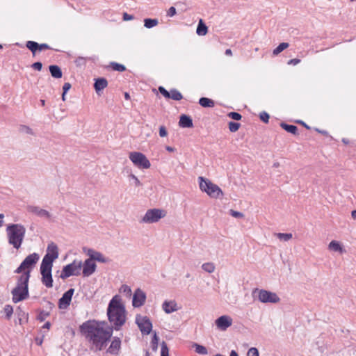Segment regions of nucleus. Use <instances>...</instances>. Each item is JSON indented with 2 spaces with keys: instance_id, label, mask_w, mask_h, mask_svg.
I'll return each mask as SVG.
<instances>
[{
  "instance_id": "62",
  "label": "nucleus",
  "mask_w": 356,
  "mask_h": 356,
  "mask_svg": "<svg viewBox=\"0 0 356 356\" xmlns=\"http://www.w3.org/2000/svg\"><path fill=\"white\" fill-rule=\"evenodd\" d=\"M229 356H238V353L236 350H232L229 353Z\"/></svg>"
},
{
  "instance_id": "5",
  "label": "nucleus",
  "mask_w": 356,
  "mask_h": 356,
  "mask_svg": "<svg viewBox=\"0 0 356 356\" xmlns=\"http://www.w3.org/2000/svg\"><path fill=\"white\" fill-rule=\"evenodd\" d=\"M252 295L254 298L257 296L262 303H277L280 301L276 293L266 289L256 288L252 291Z\"/></svg>"
},
{
  "instance_id": "44",
  "label": "nucleus",
  "mask_w": 356,
  "mask_h": 356,
  "mask_svg": "<svg viewBox=\"0 0 356 356\" xmlns=\"http://www.w3.org/2000/svg\"><path fill=\"white\" fill-rule=\"evenodd\" d=\"M49 312L41 311L37 316V320L42 322L49 316Z\"/></svg>"
},
{
  "instance_id": "3",
  "label": "nucleus",
  "mask_w": 356,
  "mask_h": 356,
  "mask_svg": "<svg viewBox=\"0 0 356 356\" xmlns=\"http://www.w3.org/2000/svg\"><path fill=\"white\" fill-rule=\"evenodd\" d=\"M6 236L8 243L16 250L21 248L25 235L26 227L20 223H10L6 227Z\"/></svg>"
},
{
  "instance_id": "29",
  "label": "nucleus",
  "mask_w": 356,
  "mask_h": 356,
  "mask_svg": "<svg viewBox=\"0 0 356 356\" xmlns=\"http://www.w3.org/2000/svg\"><path fill=\"white\" fill-rule=\"evenodd\" d=\"M328 248L331 250H333L334 252H339L341 253H342L344 251L340 243L337 241H332L329 243Z\"/></svg>"
},
{
  "instance_id": "52",
  "label": "nucleus",
  "mask_w": 356,
  "mask_h": 356,
  "mask_svg": "<svg viewBox=\"0 0 356 356\" xmlns=\"http://www.w3.org/2000/svg\"><path fill=\"white\" fill-rule=\"evenodd\" d=\"M168 134L167 130L164 126L159 127V136L161 137H165Z\"/></svg>"
},
{
  "instance_id": "59",
  "label": "nucleus",
  "mask_w": 356,
  "mask_h": 356,
  "mask_svg": "<svg viewBox=\"0 0 356 356\" xmlns=\"http://www.w3.org/2000/svg\"><path fill=\"white\" fill-rule=\"evenodd\" d=\"M43 336L42 337H35V341L37 345L41 346L43 342Z\"/></svg>"
},
{
  "instance_id": "9",
  "label": "nucleus",
  "mask_w": 356,
  "mask_h": 356,
  "mask_svg": "<svg viewBox=\"0 0 356 356\" xmlns=\"http://www.w3.org/2000/svg\"><path fill=\"white\" fill-rule=\"evenodd\" d=\"M129 158L131 162L139 168L148 169L151 166L149 161L146 156L141 152H130Z\"/></svg>"
},
{
  "instance_id": "17",
  "label": "nucleus",
  "mask_w": 356,
  "mask_h": 356,
  "mask_svg": "<svg viewBox=\"0 0 356 356\" xmlns=\"http://www.w3.org/2000/svg\"><path fill=\"white\" fill-rule=\"evenodd\" d=\"M121 350V339L118 337L112 338L111 343L106 350V353L113 356H118Z\"/></svg>"
},
{
  "instance_id": "53",
  "label": "nucleus",
  "mask_w": 356,
  "mask_h": 356,
  "mask_svg": "<svg viewBox=\"0 0 356 356\" xmlns=\"http://www.w3.org/2000/svg\"><path fill=\"white\" fill-rule=\"evenodd\" d=\"M176 13H177L176 8L173 6H171L168 10L167 16L173 17L174 15H176Z\"/></svg>"
},
{
  "instance_id": "11",
  "label": "nucleus",
  "mask_w": 356,
  "mask_h": 356,
  "mask_svg": "<svg viewBox=\"0 0 356 356\" xmlns=\"http://www.w3.org/2000/svg\"><path fill=\"white\" fill-rule=\"evenodd\" d=\"M136 323L141 333L144 335L150 334L152 330V323L150 319L146 316L137 314L136 316Z\"/></svg>"
},
{
  "instance_id": "56",
  "label": "nucleus",
  "mask_w": 356,
  "mask_h": 356,
  "mask_svg": "<svg viewBox=\"0 0 356 356\" xmlns=\"http://www.w3.org/2000/svg\"><path fill=\"white\" fill-rule=\"evenodd\" d=\"M130 177L134 180L135 184L136 186H139L141 185V182L140 181V180L138 179V177L136 176L131 174V175H130Z\"/></svg>"
},
{
  "instance_id": "55",
  "label": "nucleus",
  "mask_w": 356,
  "mask_h": 356,
  "mask_svg": "<svg viewBox=\"0 0 356 356\" xmlns=\"http://www.w3.org/2000/svg\"><path fill=\"white\" fill-rule=\"evenodd\" d=\"M71 84L70 83H65L63 86V92L66 94L68 90L71 88Z\"/></svg>"
},
{
  "instance_id": "25",
  "label": "nucleus",
  "mask_w": 356,
  "mask_h": 356,
  "mask_svg": "<svg viewBox=\"0 0 356 356\" xmlns=\"http://www.w3.org/2000/svg\"><path fill=\"white\" fill-rule=\"evenodd\" d=\"M49 72L52 77L55 79H60L63 76V72L60 67L56 65H51L49 66Z\"/></svg>"
},
{
  "instance_id": "54",
  "label": "nucleus",
  "mask_w": 356,
  "mask_h": 356,
  "mask_svg": "<svg viewBox=\"0 0 356 356\" xmlns=\"http://www.w3.org/2000/svg\"><path fill=\"white\" fill-rule=\"evenodd\" d=\"M51 47L46 43L38 44V51H42L45 49H50Z\"/></svg>"
},
{
  "instance_id": "42",
  "label": "nucleus",
  "mask_w": 356,
  "mask_h": 356,
  "mask_svg": "<svg viewBox=\"0 0 356 356\" xmlns=\"http://www.w3.org/2000/svg\"><path fill=\"white\" fill-rule=\"evenodd\" d=\"M4 312L6 313V317L7 319H10L13 313V308L10 305H6L4 307Z\"/></svg>"
},
{
  "instance_id": "49",
  "label": "nucleus",
  "mask_w": 356,
  "mask_h": 356,
  "mask_svg": "<svg viewBox=\"0 0 356 356\" xmlns=\"http://www.w3.org/2000/svg\"><path fill=\"white\" fill-rule=\"evenodd\" d=\"M230 215L234 218H241L243 217V214L241 212L234 211L231 209L229 211Z\"/></svg>"
},
{
  "instance_id": "15",
  "label": "nucleus",
  "mask_w": 356,
  "mask_h": 356,
  "mask_svg": "<svg viewBox=\"0 0 356 356\" xmlns=\"http://www.w3.org/2000/svg\"><path fill=\"white\" fill-rule=\"evenodd\" d=\"M146 294L140 288H138L133 295L132 305L135 308L142 307L146 300Z\"/></svg>"
},
{
  "instance_id": "61",
  "label": "nucleus",
  "mask_w": 356,
  "mask_h": 356,
  "mask_svg": "<svg viewBox=\"0 0 356 356\" xmlns=\"http://www.w3.org/2000/svg\"><path fill=\"white\" fill-rule=\"evenodd\" d=\"M165 149L170 152H173L175 151V149L172 147H170V146H166L165 147Z\"/></svg>"
},
{
  "instance_id": "30",
  "label": "nucleus",
  "mask_w": 356,
  "mask_h": 356,
  "mask_svg": "<svg viewBox=\"0 0 356 356\" xmlns=\"http://www.w3.org/2000/svg\"><path fill=\"white\" fill-rule=\"evenodd\" d=\"M26 47L32 52L33 56L38 51V43L37 42L29 40L26 43Z\"/></svg>"
},
{
  "instance_id": "47",
  "label": "nucleus",
  "mask_w": 356,
  "mask_h": 356,
  "mask_svg": "<svg viewBox=\"0 0 356 356\" xmlns=\"http://www.w3.org/2000/svg\"><path fill=\"white\" fill-rule=\"evenodd\" d=\"M269 118H270V116H269L268 113H267L265 111H263V112L260 113V114H259L260 120L265 123L268 122Z\"/></svg>"
},
{
  "instance_id": "20",
  "label": "nucleus",
  "mask_w": 356,
  "mask_h": 356,
  "mask_svg": "<svg viewBox=\"0 0 356 356\" xmlns=\"http://www.w3.org/2000/svg\"><path fill=\"white\" fill-rule=\"evenodd\" d=\"M216 325L217 327L222 330H226L232 324V319L229 316H221L216 320Z\"/></svg>"
},
{
  "instance_id": "41",
  "label": "nucleus",
  "mask_w": 356,
  "mask_h": 356,
  "mask_svg": "<svg viewBox=\"0 0 356 356\" xmlns=\"http://www.w3.org/2000/svg\"><path fill=\"white\" fill-rule=\"evenodd\" d=\"M161 356H169V349L167 343L165 341L161 343Z\"/></svg>"
},
{
  "instance_id": "14",
  "label": "nucleus",
  "mask_w": 356,
  "mask_h": 356,
  "mask_svg": "<svg viewBox=\"0 0 356 356\" xmlns=\"http://www.w3.org/2000/svg\"><path fill=\"white\" fill-rule=\"evenodd\" d=\"M84 252L89 257V259L92 261H97L100 263L106 264L110 261L108 257H105L100 252L96 251L91 248H83Z\"/></svg>"
},
{
  "instance_id": "8",
  "label": "nucleus",
  "mask_w": 356,
  "mask_h": 356,
  "mask_svg": "<svg viewBox=\"0 0 356 356\" xmlns=\"http://www.w3.org/2000/svg\"><path fill=\"white\" fill-rule=\"evenodd\" d=\"M165 216V211L159 209H148L140 220L143 223H154Z\"/></svg>"
},
{
  "instance_id": "57",
  "label": "nucleus",
  "mask_w": 356,
  "mask_h": 356,
  "mask_svg": "<svg viewBox=\"0 0 356 356\" xmlns=\"http://www.w3.org/2000/svg\"><path fill=\"white\" fill-rule=\"evenodd\" d=\"M134 19V16L131 15H129L127 13H124L123 14V20L124 21H128V20H131V19Z\"/></svg>"
},
{
  "instance_id": "23",
  "label": "nucleus",
  "mask_w": 356,
  "mask_h": 356,
  "mask_svg": "<svg viewBox=\"0 0 356 356\" xmlns=\"http://www.w3.org/2000/svg\"><path fill=\"white\" fill-rule=\"evenodd\" d=\"M162 308L166 314H171L178 309L175 301H164L162 305Z\"/></svg>"
},
{
  "instance_id": "43",
  "label": "nucleus",
  "mask_w": 356,
  "mask_h": 356,
  "mask_svg": "<svg viewBox=\"0 0 356 356\" xmlns=\"http://www.w3.org/2000/svg\"><path fill=\"white\" fill-rule=\"evenodd\" d=\"M240 123L235 122H229V129L231 132H236L240 128Z\"/></svg>"
},
{
  "instance_id": "6",
  "label": "nucleus",
  "mask_w": 356,
  "mask_h": 356,
  "mask_svg": "<svg viewBox=\"0 0 356 356\" xmlns=\"http://www.w3.org/2000/svg\"><path fill=\"white\" fill-rule=\"evenodd\" d=\"M40 256L38 253H32L28 255L20 264V265L15 270V273L19 274L22 272L29 271L31 274V270L35 267L38 261Z\"/></svg>"
},
{
  "instance_id": "24",
  "label": "nucleus",
  "mask_w": 356,
  "mask_h": 356,
  "mask_svg": "<svg viewBox=\"0 0 356 356\" xmlns=\"http://www.w3.org/2000/svg\"><path fill=\"white\" fill-rule=\"evenodd\" d=\"M179 125L182 128H191L193 126V120L190 116L183 114L180 116Z\"/></svg>"
},
{
  "instance_id": "31",
  "label": "nucleus",
  "mask_w": 356,
  "mask_h": 356,
  "mask_svg": "<svg viewBox=\"0 0 356 356\" xmlns=\"http://www.w3.org/2000/svg\"><path fill=\"white\" fill-rule=\"evenodd\" d=\"M182 98H183V96H182L181 93L177 89L173 88L170 90V98L169 99H172L175 101H179V100L182 99Z\"/></svg>"
},
{
  "instance_id": "37",
  "label": "nucleus",
  "mask_w": 356,
  "mask_h": 356,
  "mask_svg": "<svg viewBox=\"0 0 356 356\" xmlns=\"http://www.w3.org/2000/svg\"><path fill=\"white\" fill-rule=\"evenodd\" d=\"M193 346L195 347V352L198 354L207 355L208 353L207 348L204 346L200 345L198 343H195Z\"/></svg>"
},
{
  "instance_id": "39",
  "label": "nucleus",
  "mask_w": 356,
  "mask_h": 356,
  "mask_svg": "<svg viewBox=\"0 0 356 356\" xmlns=\"http://www.w3.org/2000/svg\"><path fill=\"white\" fill-rule=\"evenodd\" d=\"M159 337L157 336L156 333L154 332L152 341H151V346L152 349L154 351H156L158 348V343H159Z\"/></svg>"
},
{
  "instance_id": "46",
  "label": "nucleus",
  "mask_w": 356,
  "mask_h": 356,
  "mask_svg": "<svg viewBox=\"0 0 356 356\" xmlns=\"http://www.w3.org/2000/svg\"><path fill=\"white\" fill-rule=\"evenodd\" d=\"M247 356H259V350L257 348H250L247 353Z\"/></svg>"
},
{
  "instance_id": "33",
  "label": "nucleus",
  "mask_w": 356,
  "mask_h": 356,
  "mask_svg": "<svg viewBox=\"0 0 356 356\" xmlns=\"http://www.w3.org/2000/svg\"><path fill=\"white\" fill-rule=\"evenodd\" d=\"M92 60L90 57H82L79 56L74 60V63L77 67L85 66L87 60Z\"/></svg>"
},
{
  "instance_id": "13",
  "label": "nucleus",
  "mask_w": 356,
  "mask_h": 356,
  "mask_svg": "<svg viewBox=\"0 0 356 356\" xmlns=\"http://www.w3.org/2000/svg\"><path fill=\"white\" fill-rule=\"evenodd\" d=\"M14 303L26 300L29 297V286H16L11 291Z\"/></svg>"
},
{
  "instance_id": "64",
  "label": "nucleus",
  "mask_w": 356,
  "mask_h": 356,
  "mask_svg": "<svg viewBox=\"0 0 356 356\" xmlns=\"http://www.w3.org/2000/svg\"><path fill=\"white\" fill-rule=\"evenodd\" d=\"M351 216L354 220H356V209L352 211L351 212Z\"/></svg>"
},
{
  "instance_id": "35",
  "label": "nucleus",
  "mask_w": 356,
  "mask_h": 356,
  "mask_svg": "<svg viewBox=\"0 0 356 356\" xmlns=\"http://www.w3.org/2000/svg\"><path fill=\"white\" fill-rule=\"evenodd\" d=\"M275 235L280 240L288 241L292 238L293 235L291 233H275Z\"/></svg>"
},
{
  "instance_id": "7",
  "label": "nucleus",
  "mask_w": 356,
  "mask_h": 356,
  "mask_svg": "<svg viewBox=\"0 0 356 356\" xmlns=\"http://www.w3.org/2000/svg\"><path fill=\"white\" fill-rule=\"evenodd\" d=\"M82 261L74 260L63 268L60 277L65 280L72 275L78 276L81 274Z\"/></svg>"
},
{
  "instance_id": "1",
  "label": "nucleus",
  "mask_w": 356,
  "mask_h": 356,
  "mask_svg": "<svg viewBox=\"0 0 356 356\" xmlns=\"http://www.w3.org/2000/svg\"><path fill=\"white\" fill-rule=\"evenodd\" d=\"M104 322L96 321H87L83 323L80 327V332L85 336L87 340L95 348L96 350H102L110 341L113 334V328L103 327Z\"/></svg>"
},
{
  "instance_id": "16",
  "label": "nucleus",
  "mask_w": 356,
  "mask_h": 356,
  "mask_svg": "<svg viewBox=\"0 0 356 356\" xmlns=\"http://www.w3.org/2000/svg\"><path fill=\"white\" fill-rule=\"evenodd\" d=\"M74 289L71 288L65 291L58 300V307L62 309H67L71 302Z\"/></svg>"
},
{
  "instance_id": "12",
  "label": "nucleus",
  "mask_w": 356,
  "mask_h": 356,
  "mask_svg": "<svg viewBox=\"0 0 356 356\" xmlns=\"http://www.w3.org/2000/svg\"><path fill=\"white\" fill-rule=\"evenodd\" d=\"M51 266L41 264H40V274L42 275V282L47 288L53 286V278L51 274Z\"/></svg>"
},
{
  "instance_id": "48",
  "label": "nucleus",
  "mask_w": 356,
  "mask_h": 356,
  "mask_svg": "<svg viewBox=\"0 0 356 356\" xmlns=\"http://www.w3.org/2000/svg\"><path fill=\"white\" fill-rule=\"evenodd\" d=\"M159 91L164 97L167 99L170 98V91H168L164 87L159 86Z\"/></svg>"
},
{
  "instance_id": "18",
  "label": "nucleus",
  "mask_w": 356,
  "mask_h": 356,
  "mask_svg": "<svg viewBox=\"0 0 356 356\" xmlns=\"http://www.w3.org/2000/svg\"><path fill=\"white\" fill-rule=\"evenodd\" d=\"M27 211L41 218L50 219L51 217V213L48 211L37 206L29 205L27 207Z\"/></svg>"
},
{
  "instance_id": "4",
  "label": "nucleus",
  "mask_w": 356,
  "mask_h": 356,
  "mask_svg": "<svg viewBox=\"0 0 356 356\" xmlns=\"http://www.w3.org/2000/svg\"><path fill=\"white\" fill-rule=\"evenodd\" d=\"M198 180L200 190L205 192L211 197L218 198L220 195H223L220 188L212 183L209 179L203 177H199Z\"/></svg>"
},
{
  "instance_id": "10",
  "label": "nucleus",
  "mask_w": 356,
  "mask_h": 356,
  "mask_svg": "<svg viewBox=\"0 0 356 356\" xmlns=\"http://www.w3.org/2000/svg\"><path fill=\"white\" fill-rule=\"evenodd\" d=\"M58 246L54 242H51L47 246V253L41 264L53 266V262L58 257Z\"/></svg>"
},
{
  "instance_id": "45",
  "label": "nucleus",
  "mask_w": 356,
  "mask_h": 356,
  "mask_svg": "<svg viewBox=\"0 0 356 356\" xmlns=\"http://www.w3.org/2000/svg\"><path fill=\"white\" fill-rule=\"evenodd\" d=\"M227 116L229 118H232V120H234L236 121L241 120L242 118V115L239 113H237V112H229L227 114Z\"/></svg>"
},
{
  "instance_id": "32",
  "label": "nucleus",
  "mask_w": 356,
  "mask_h": 356,
  "mask_svg": "<svg viewBox=\"0 0 356 356\" xmlns=\"http://www.w3.org/2000/svg\"><path fill=\"white\" fill-rule=\"evenodd\" d=\"M159 23L157 19L146 18L144 19V26L147 29L153 28Z\"/></svg>"
},
{
  "instance_id": "40",
  "label": "nucleus",
  "mask_w": 356,
  "mask_h": 356,
  "mask_svg": "<svg viewBox=\"0 0 356 356\" xmlns=\"http://www.w3.org/2000/svg\"><path fill=\"white\" fill-rule=\"evenodd\" d=\"M120 291L121 293H124L127 297H130L131 296V289L127 284L122 285V286L120 289Z\"/></svg>"
},
{
  "instance_id": "38",
  "label": "nucleus",
  "mask_w": 356,
  "mask_h": 356,
  "mask_svg": "<svg viewBox=\"0 0 356 356\" xmlns=\"http://www.w3.org/2000/svg\"><path fill=\"white\" fill-rule=\"evenodd\" d=\"M111 66L114 71L122 72L126 70V67L124 65L115 62H111Z\"/></svg>"
},
{
  "instance_id": "36",
  "label": "nucleus",
  "mask_w": 356,
  "mask_h": 356,
  "mask_svg": "<svg viewBox=\"0 0 356 356\" xmlns=\"http://www.w3.org/2000/svg\"><path fill=\"white\" fill-rule=\"evenodd\" d=\"M202 268L209 273H211L215 270V266L211 262L204 263L202 265Z\"/></svg>"
},
{
  "instance_id": "63",
  "label": "nucleus",
  "mask_w": 356,
  "mask_h": 356,
  "mask_svg": "<svg viewBox=\"0 0 356 356\" xmlns=\"http://www.w3.org/2000/svg\"><path fill=\"white\" fill-rule=\"evenodd\" d=\"M18 315V318L21 317H25V316H27V314H26L24 312L22 311H19V312L17 314Z\"/></svg>"
},
{
  "instance_id": "34",
  "label": "nucleus",
  "mask_w": 356,
  "mask_h": 356,
  "mask_svg": "<svg viewBox=\"0 0 356 356\" xmlns=\"http://www.w3.org/2000/svg\"><path fill=\"white\" fill-rule=\"evenodd\" d=\"M289 44L287 42L280 43L273 51V55L276 56L284 51L285 49L289 47Z\"/></svg>"
},
{
  "instance_id": "51",
  "label": "nucleus",
  "mask_w": 356,
  "mask_h": 356,
  "mask_svg": "<svg viewBox=\"0 0 356 356\" xmlns=\"http://www.w3.org/2000/svg\"><path fill=\"white\" fill-rule=\"evenodd\" d=\"M20 131L22 132H25L28 134L32 135L33 134L32 129L29 127L26 126V125L21 126Z\"/></svg>"
},
{
  "instance_id": "60",
  "label": "nucleus",
  "mask_w": 356,
  "mask_h": 356,
  "mask_svg": "<svg viewBox=\"0 0 356 356\" xmlns=\"http://www.w3.org/2000/svg\"><path fill=\"white\" fill-rule=\"evenodd\" d=\"M50 327H51V323H50V322L47 321V322H46L43 325L42 328H44V329H49Z\"/></svg>"
},
{
  "instance_id": "58",
  "label": "nucleus",
  "mask_w": 356,
  "mask_h": 356,
  "mask_svg": "<svg viewBox=\"0 0 356 356\" xmlns=\"http://www.w3.org/2000/svg\"><path fill=\"white\" fill-rule=\"evenodd\" d=\"M300 62V60L298 59V58H293V59H291L288 61V64L289 65H296L297 64H298Z\"/></svg>"
},
{
  "instance_id": "28",
  "label": "nucleus",
  "mask_w": 356,
  "mask_h": 356,
  "mask_svg": "<svg viewBox=\"0 0 356 356\" xmlns=\"http://www.w3.org/2000/svg\"><path fill=\"white\" fill-rule=\"evenodd\" d=\"M208 28L206 24L203 22L202 19H200L196 29V33L198 35H205L207 33Z\"/></svg>"
},
{
  "instance_id": "22",
  "label": "nucleus",
  "mask_w": 356,
  "mask_h": 356,
  "mask_svg": "<svg viewBox=\"0 0 356 356\" xmlns=\"http://www.w3.org/2000/svg\"><path fill=\"white\" fill-rule=\"evenodd\" d=\"M21 275L18 276L17 278V285L20 286H29V282L31 277V274H29V271L22 272L20 273Z\"/></svg>"
},
{
  "instance_id": "26",
  "label": "nucleus",
  "mask_w": 356,
  "mask_h": 356,
  "mask_svg": "<svg viewBox=\"0 0 356 356\" xmlns=\"http://www.w3.org/2000/svg\"><path fill=\"white\" fill-rule=\"evenodd\" d=\"M280 127L284 129L286 131L291 133L293 135H298V127L293 124H289L285 122H282L280 124Z\"/></svg>"
},
{
  "instance_id": "2",
  "label": "nucleus",
  "mask_w": 356,
  "mask_h": 356,
  "mask_svg": "<svg viewBox=\"0 0 356 356\" xmlns=\"http://www.w3.org/2000/svg\"><path fill=\"white\" fill-rule=\"evenodd\" d=\"M107 316L112 325V327H110L113 328V330H120L125 323L126 309L121 302L119 296L115 295L110 300L107 307Z\"/></svg>"
},
{
  "instance_id": "27",
  "label": "nucleus",
  "mask_w": 356,
  "mask_h": 356,
  "mask_svg": "<svg viewBox=\"0 0 356 356\" xmlns=\"http://www.w3.org/2000/svg\"><path fill=\"white\" fill-rule=\"evenodd\" d=\"M199 104L204 108H212L215 106V102L213 99L208 97H201L199 99Z\"/></svg>"
},
{
  "instance_id": "19",
  "label": "nucleus",
  "mask_w": 356,
  "mask_h": 356,
  "mask_svg": "<svg viewBox=\"0 0 356 356\" xmlns=\"http://www.w3.org/2000/svg\"><path fill=\"white\" fill-rule=\"evenodd\" d=\"M82 268L83 276L89 277L95 272L97 266L94 261H91V259H87L83 263H82Z\"/></svg>"
},
{
  "instance_id": "50",
  "label": "nucleus",
  "mask_w": 356,
  "mask_h": 356,
  "mask_svg": "<svg viewBox=\"0 0 356 356\" xmlns=\"http://www.w3.org/2000/svg\"><path fill=\"white\" fill-rule=\"evenodd\" d=\"M31 67L35 70L40 71L42 68V63L40 61L33 63L31 65Z\"/></svg>"
},
{
  "instance_id": "21",
  "label": "nucleus",
  "mask_w": 356,
  "mask_h": 356,
  "mask_svg": "<svg viewBox=\"0 0 356 356\" xmlns=\"http://www.w3.org/2000/svg\"><path fill=\"white\" fill-rule=\"evenodd\" d=\"M107 86L108 81L104 77H99L95 79L94 88L98 95H99L100 92L106 88Z\"/></svg>"
}]
</instances>
